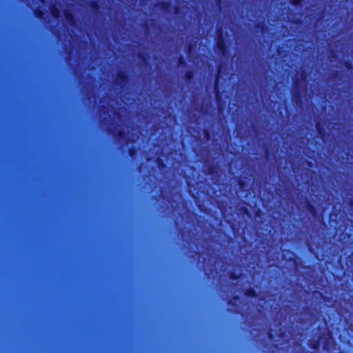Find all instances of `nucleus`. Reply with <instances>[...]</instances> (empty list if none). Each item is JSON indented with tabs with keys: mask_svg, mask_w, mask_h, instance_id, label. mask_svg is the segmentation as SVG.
Segmentation results:
<instances>
[{
	"mask_svg": "<svg viewBox=\"0 0 353 353\" xmlns=\"http://www.w3.org/2000/svg\"><path fill=\"white\" fill-rule=\"evenodd\" d=\"M215 46L218 52H219L223 56H225L228 52V47L226 41L221 30H217L216 37L215 39Z\"/></svg>",
	"mask_w": 353,
	"mask_h": 353,
	"instance_id": "1",
	"label": "nucleus"
},
{
	"mask_svg": "<svg viewBox=\"0 0 353 353\" xmlns=\"http://www.w3.org/2000/svg\"><path fill=\"white\" fill-rule=\"evenodd\" d=\"M129 81V75L124 70H119L114 79V84L123 88Z\"/></svg>",
	"mask_w": 353,
	"mask_h": 353,
	"instance_id": "2",
	"label": "nucleus"
},
{
	"mask_svg": "<svg viewBox=\"0 0 353 353\" xmlns=\"http://www.w3.org/2000/svg\"><path fill=\"white\" fill-rule=\"evenodd\" d=\"M336 345V342L332 340L330 337H327L325 339L323 343V349L325 352L330 353L332 351L334 346Z\"/></svg>",
	"mask_w": 353,
	"mask_h": 353,
	"instance_id": "3",
	"label": "nucleus"
},
{
	"mask_svg": "<svg viewBox=\"0 0 353 353\" xmlns=\"http://www.w3.org/2000/svg\"><path fill=\"white\" fill-rule=\"evenodd\" d=\"M63 16L66 22L72 26H74L77 23V19L74 14L68 10H63Z\"/></svg>",
	"mask_w": 353,
	"mask_h": 353,
	"instance_id": "4",
	"label": "nucleus"
},
{
	"mask_svg": "<svg viewBox=\"0 0 353 353\" xmlns=\"http://www.w3.org/2000/svg\"><path fill=\"white\" fill-rule=\"evenodd\" d=\"M305 209L307 212L313 217H316L318 214V210L316 206L310 201H307L305 204Z\"/></svg>",
	"mask_w": 353,
	"mask_h": 353,
	"instance_id": "5",
	"label": "nucleus"
},
{
	"mask_svg": "<svg viewBox=\"0 0 353 353\" xmlns=\"http://www.w3.org/2000/svg\"><path fill=\"white\" fill-rule=\"evenodd\" d=\"M316 131H317V133L319 135V137L323 139L324 140L325 138H327V133L325 130V129L324 128V127L321 125V123L318 122L316 123Z\"/></svg>",
	"mask_w": 353,
	"mask_h": 353,
	"instance_id": "6",
	"label": "nucleus"
},
{
	"mask_svg": "<svg viewBox=\"0 0 353 353\" xmlns=\"http://www.w3.org/2000/svg\"><path fill=\"white\" fill-rule=\"evenodd\" d=\"M159 8L165 12H170L172 10L171 3L168 1H161L158 3Z\"/></svg>",
	"mask_w": 353,
	"mask_h": 353,
	"instance_id": "7",
	"label": "nucleus"
},
{
	"mask_svg": "<svg viewBox=\"0 0 353 353\" xmlns=\"http://www.w3.org/2000/svg\"><path fill=\"white\" fill-rule=\"evenodd\" d=\"M292 99L295 105L299 107H301L303 105V99L301 93L299 91H297L292 94Z\"/></svg>",
	"mask_w": 353,
	"mask_h": 353,
	"instance_id": "8",
	"label": "nucleus"
},
{
	"mask_svg": "<svg viewBox=\"0 0 353 353\" xmlns=\"http://www.w3.org/2000/svg\"><path fill=\"white\" fill-rule=\"evenodd\" d=\"M244 295L246 297L256 299L258 297V293L256 290L252 287L246 288L243 292Z\"/></svg>",
	"mask_w": 353,
	"mask_h": 353,
	"instance_id": "9",
	"label": "nucleus"
},
{
	"mask_svg": "<svg viewBox=\"0 0 353 353\" xmlns=\"http://www.w3.org/2000/svg\"><path fill=\"white\" fill-rule=\"evenodd\" d=\"M217 171H218V166L214 163L209 165L206 168L207 174H208L211 176H215L216 174H217Z\"/></svg>",
	"mask_w": 353,
	"mask_h": 353,
	"instance_id": "10",
	"label": "nucleus"
},
{
	"mask_svg": "<svg viewBox=\"0 0 353 353\" xmlns=\"http://www.w3.org/2000/svg\"><path fill=\"white\" fill-rule=\"evenodd\" d=\"M237 184L242 191H247V189L249 186L248 182L243 178L239 177L237 180Z\"/></svg>",
	"mask_w": 353,
	"mask_h": 353,
	"instance_id": "11",
	"label": "nucleus"
},
{
	"mask_svg": "<svg viewBox=\"0 0 353 353\" xmlns=\"http://www.w3.org/2000/svg\"><path fill=\"white\" fill-rule=\"evenodd\" d=\"M89 6L94 12H99L100 11L101 6L98 1H90Z\"/></svg>",
	"mask_w": 353,
	"mask_h": 353,
	"instance_id": "12",
	"label": "nucleus"
},
{
	"mask_svg": "<svg viewBox=\"0 0 353 353\" xmlns=\"http://www.w3.org/2000/svg\"><path fill=\"white\" fill-rule=\"evenodd\" d=\"M50 10L53 18L57 19L60 17V10L57 6L54 5L52 6Z\"/></svg>",
	"mask_w": 353,
	"mask_h": 353,
	"instance_id": "13",
	"label": "nucleus"
},
{
	"mask_svg": "<svg viewBox=\"0 0 353 353\" xmlns=\"http://www.w3.org/2000/svg\"><path fill=\"white\" fill-rule=\"evenodd\" d=\"M194 78V72L192 70H187L184 74V79L188 81H192Z\"/></svg>",
	"mask_w": 353,
	"mask_h": 353,
	"instance_id": "14",
	"label": "nucleus"
},
{
	"mask_svg": "<svg viewBox=\"0 0 353 353\" xmlns=\"http://www.w3.org/2000/svg\"><path fill=\"white\" fill-rule=\"evenodd\" d=\"M139 149L137 147L131 146L128 149V154L130 157L134 159L138 154Z\"/></svg>",
	"mask_w": 353,
	"mask_h": 353,
	"instance_id": "15",
	"label": "nucleus"
},
{
	"mask_svg": "<svg viewBox=\"0 0 353 353\" xmlns=\"http://www.w3.org/2000/svg\"><path fill=\"white\" fill-rule=\"evenodd\" d=\"M221 65H219L218 66V74L216 76V80L214 81V91L216 92V95L217 96L218 94L219 93V73L221 72Z\"/></svg>",
	"mask_w": 353,
	"mask_h": 353,
	"instance_id": "16",
	"label": "nucleus"
},
{
	"mask_svg": "<svg viewBox=\"0 0 353 353\" xmlns=\"http://www.w3.org/2000/svg\"><path fill=\"white\" fill-rule=\"evenodd\" d=\"M44 11L40 8H37L34 10V16L39 19H43L44 18Z\"/></svg>",
	"mask_w": 353,
	"mask_h": 353,
	"instance_id": "17",
	"label": "nucleus"
},
{
	"mask_svg": "<svg viewBox=\"0 0 353 353\" xmlns=\"http://www.w3.org/2000/svg\"><path fill=\"white\" fill-rule=\"evenodd\" d=\"M187 63L185 57L183 55H181L177 59V66L178 67H186Z\"/></svg>",
	"mask_w": 353,
	"mask_h": 353,
	"instance_id": "18",
	"label": "nucleus"
},
{
	"mask_svg": "<svg viewBox=\"0 0 353 353\" xmlns=\"http://www.w3.org/2000/svg\"><path fill=\"white\" fill-rule=\"evenodd\" d=\"M304 0H290V3L295 8H301L303 6Z\"/></svg>",
	"mask_w": 353,
	"mask_h": 353,
	"instance_id": "19",
	"label": "nucleus"
},
{
	"mask_svg": "<svg viewBox=\"0 0 353 353\" xmlns=\"http://www.w3.org/2000/svg\"><path fill=\"white\" fill-rule=\"evenodd\" d=\"M310 347L314 350H318L320 348V340H316L310 343Z\"/></svg>",
	"mask_w": 353,
	"mask_h": 353,
	"instance_id": "20",
	"label": "nucleus"
},
{
	"mask_svg": "<svg viewBox=\"0 0 353 353\" xmlns=\"http://www.w3.org/2000/svg\"><path fill=\"white\" fill-rule=\"evenodd\" d=\"M241 274L236 273V272L232 271L229 273V278L233 281H237L241 278Z\"/></svg>",
	"mask_w": 353,
	"mask_h": 353,
	"instance_id": "21",
	"label": "nucleus"
},
{
	"mask_svg": "<svg viewBox=\"0 0 353 353\" xmlns=\"http://www.w3.org/2000/svg\"><path fill=\"white\" fill-rule=\"evenodd\" d=\"M203 136L207 141H210L211 139V133L208 129H204L203 131Z\"/></svg>",
	"mask_w": 353,
	"mask_h": 353,
	"instance_id": "22",
	"label": "nucleus"
},
{
	"mask_svg": "<svg viewBox=\"0 0 353 353\" xmlns=\"http://www.w3.org/2000/svg\"><path fill=\"white\" fill-rule=\"evenodd\" d=\"M126 134L125 132L122 130H119L117 132V134H116V137L118 138V139H123L125 137Z\"/></svg>",
	"mask_w": 353,
	"mask_h": 353,
	"instance_id": "23",
	"label": "nucleus"
},
{
	"mask_svg": "<svg viewBox=\"0 0 353 353\" xmlns=\"http://www.w3.org/2000/svg\"><path fill=\"white\" fill-rule=\"evenodd\" d=\"M157 165H158V167L159 168L163 169V168H166L165 163L163 160H161V159H157Z\"/></svg>",
	"mask_w": 353,
	"mask_h": 353,
	"instance_id": "24",
	"label": "nucleus"
},
{
	"mask_svg": "<svg viewBox=\"0 0 353 353\" xmlns=\"http://www.w3.org/2000/svg\"><path fill=\"white\" fill-rule=\"evenodd\" d=\"M138 57H139V59L141 61H143L145 64L148 63L146 55L145 53L140 52V53H139Z\"/></svg>",
	"mask_w": 353,
	"mask_h": 353,
	"instance_id": "25",
	"label": "nucleus"
},
{
	"mask_svg": "<svg viewBox=\"0 0 353 353\" xmlns=\"http://www.w3.org/2000/svg\"><path fill=\"white\" fill-rule=\"evenodd\" d=\"M344 66L346 69L351 70L353 69V63L350 61H346L344 63Z\"/></svg>",
	"mask_w": 353,
	"mask_h": 353,
	"instance_id": "26",
	"label": "nucleus"
},
{
	"mask_svg": "<svg viewBox=\"0 0 353 353\" xmlns=\"http://www.w3.org/2000/svg\"><path fill=\"white\" fill-rule=\"evenodd\" d=\"M241 212L243 214H246V215H248L249 216H250V212L249 209L248 208H246V207H242L241 208Z\"/></svg>",
	"mask_w": 353,
	"mask_h": 353,
	"instance_id": "27",
	"label": "nucleus"
},
{
	"mask_svg": "<svg viewBox=\"0 0 353 353\" xmlns=\"http://www.w3.org/2000/svg\"><path fill=\"white\" fill-rule=\"evenodd\" d=\"M268 337L269 338V339L270 340H273L274 338H275V335L273 333V331L272 330H270L268 332Z\"/></svg>",
	"mask_w": 353,
	"mask_h": 353,
	"instance_id": "28",
	"label": "nucleus"
},
{
	"mask_svg": "<svg viewBox=\"0 0 353 353\" xmlns=\"http://www.w3.org/2000/svg\"><path fill=\"white\" fill-rule=\"evenodd\" d=\"M239 296H237V295H235V296H234L232 297V299H230V300H229V301H228V305H233V302H232V301H237V300H239Z\"/></svg>",
	"mask_w": 353,
	"mask_h": 353,
	"instance_id": "29",
	"label": "nucleus"
},
{
	"mask_svg": "<svg viewBox=\"0 0 353 353\" xmlns=\"http://www.w3.org/2000/svg\"><path fill=\"white\" fill-rule=\"evenodd\" d=\"M261 211L259 209L256 210L255 213H254L255 216H258V217H259L261 216Z\"/></svg>",
	"mask_w": 353,
	"mask_h": 353,
	"instance_id": "30",
	"label": "nucleus"
},
{
	"mask_svg": "<svg viewBox=\"0 0 353 353\" xmlns=\"http://www.w3.org/2000/svg\"><path fill=\"white\" fill-rule=\"evenodd\" d=\"M180 11V8L178 6H175L174 8V12L175 14H178Z\"/></svg>",
	"mask_w": 353,
	"mask_h": 353,
	"instance_id": "31",
	"label": "nucleus"
},
{
	"mask_svg": "<svg viewBox=\"0 0 353 353\" xmlns=\"http://www.w3.org/2000/svg\"><path fill=\"white\" fill-rule=\"evenodd\" d=\"M256 27L257 28H263L264 27V25H263V23H258V24H256Z\"/></svg>",
	"mask_w": 353,
	"mask_h": 353,
	"instance_id": "32",
	"label": "nucleus"
},
{
	"mask_svg": "<svg viewBox=\"0 0 353 353\" xmlns=\"http://www.w3.org/2000/svg\"><path fill=\"white\" fill-rule=\"evenodd\" d=\"M332 57H336V52H335V51H332Z\"/></svg>",
	"mask_w": 353,
	"mask_h": 353,
	"instance_id": "33",
	"label": "nucleus"
},
{
	"mask_svg": "<svg viewBox=\"0 0 353 353\" xmlns=\"http://www.w3.org/2000/svg\"><path fill=\"white\" fill-rule=\"evenodd\" d=\"M192 49V44H190L189 46H188V51L190 52Z\"/></svg>",
	"mask_w": 353,
	"mask_h": 353,
	"instance_id": "34",
	"label": "nucleus"
},
{
	"mask_svg": "<svg viewBox=\"0 0 353 353\" xmlns=\"http://www.w3.org/2000/svg\"><path fill=\"white\" fill-rule=\"evenodd\" d=\"M300 21H301L300 20L296 19V20H295V21H294V23H296V24H298V23H300Z\"/></svg>",
	"mask_w": 353,
	"mask_h": 353,
	"instance_id": "35",
	"label": "nucleus"
},
{
	"mask_svg": "<svg viewBox=\"0 0 353 353\" xmlns=\"http://www.w3.org/2000/svg\"><path fill=\"white\" fill-rule=\"evenodd\" d=\"M302 77H303V79H305V78H306V74L304 72L302 74Z\"/></svg>",
	"mask_w": 353,
	"mask_h": 353,
	"instance_id": "36",
	"label": "nucleus"
},
{
	"mask_svg": "<svg viewBox=\"0 0 353 353\" xmlns=\"http://www.w3.org/2000/svg\"><path fill=\"white\" fill-rule=\"evenodd\" d=\"M350 204L351 206H353V201H351Z\"/></svg>",
	"mask_w": 353,
	"mask_h": 353,
	"instance_id": "37",
	"label": "nucleus"
},
{
	"mask_svg": "<svg viewBox=\"0 0 353 353\" xmlns=\"http://www.w3.org/2000/svg\"><path fill=\"white\" fill-rule=\"evenodd\" d=\"M216 1L217 3H220V2L221 1V0H216Z\"/></svg>",
	"mask_w": 353,
	"mask_h": 353,
	"instance_id": "38",
	"label": "nucleus"
},
{
	"mask_svg": "<svg viewBox=\"0 0 353 353\" xmlns=\"http://www.w3.org/2000/svg\"><path fill=\"white\" fill-rule=\"evenodd\" d=\"M41 1L43 2V0H40Z\"/></svg>",
	"mask_w": 353,
	"mask_h": 353,
	"instance_id": "39",
	"label": "nucleus"
}]
</instances>
